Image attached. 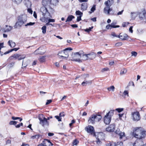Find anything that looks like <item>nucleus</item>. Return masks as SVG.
<instances>
[{
    "mask_svg": "<svg viewBox=\"0 0 146 146\" xmlns=\"http://www.w3.org/2000/svg\"><path fill=\"white\" fill-rule=\"evenodd\" d=\"M39 60L41 62H44L45 60V56H42L41 57L39 58Z\"/></svg>",
    "mask_w": 146,
    "mask_h": 146,
    "instance_id": "obj_36",
    "label": "nucleus"
},
{
    "mask_svg": "<svg viewBox=\"0 0 146 146\" xmlns=\"http://www.w3.org/2000/svg\"><path fill=\"white\" fill-rule=\"evenodd\" d=\"M79 141L78 140L75 139L73 142V144L74 145H77Z\"/></svg>",
    "mask_w": 146,
    "mask_h": 146,
    "instance_id": "obj_43",
    "label": "nucleus"
},
{
    "mask_svg": "<svg viewBox=\"0 0 146 146\" xmlns=\"http://www.w3.org/2000/svg\"><path fill=\"white\" fill-rule=\"evenodd\" d=\"M121 131H120V130L119 129H117V130L115 131V133L119 135V134L120 133V132Z\"/></svg>",
    "mask_w": 146,
    "mask_h": 146,
    "instance_id": "obj_55",
    "label": "nucleus"
},
{
    "mask_svg": "<svg viewBox=\"0 0 146 146\" xmlns=\"http://www.w3.org/2000/svg\"><path fill=\"white\" fill-rule=\"evenodd\" d=\"M115 125L114 124L110 125L108 127L106 128V130L108 132H112L114 131L115 129Z\"/></svg>",
    "mask_w": 146,
    "mask_h": 146,
    "instance_id": "obj_16",
    "label": "nucleus"
},
{
    "mask_svg": "<svg viewBox=\"0 0 146 146\" xmlns=\"http://www.w3.org/2000/svg\"><path fill=\"white\" fill-rule=\"evenodd\" d=\"M129 24L128 22H124L123 23L122 26L123 27H125Z\"/></svg>",
    "mask_w": 146,
    "mask_h": 146,
    "instance_id": "obj_50",
    "label": "nucleus"
},
{
    "mask_svg": "<svg viewBox=\"0 0 146 146\" xmlns=\"http://www.w3.org/2000/svg\"><path fill=\"white\" fill-rule=\"evenodd\" d=\"M52 16L50 14V16H48L46 17H42L40 20L42 22L46 23L48 21L50 23L51 22H54L55 21V20L54 19H50V18H51Z\"/></svg>",
    "mask_w": 146,
    "mask_h": 146,
    "instance_id": "obj_10",
    "label": "nucleus"
},
{
    "mask_svg": "<svg viewBox=\"0 0 146 146\" xmlns=\"http://www.w3.org/2000/svg\"><path fill=\"white\" fill-rule=\"evenodd\" d=\"M55 117L58 120V121H61V118H60L59 116L56 115L55 116Z\"/></svg>",
    "mask_w": 146,
    "mask_h": 146,
    "instance_id": "obj_52",
    "label": "nucleus"
},
{
    "mask_svg": "<svg viewBox=\"0 0 146 146\" xmlns=\"http://www.w3.org/2000/svg\"><path fill=\"white\" fill-rule=\"evenodd\" d=\"M42 3L44 7L48 8L50 6V2L49 0H42Z\"/></svg>",
    "mask_w": 146,
    "mask_h": 146,
    "instance_id": "obj_17",
    "label": "nucleus"
},
{
    "mask_svg": "<svg viewBox=\"0 0 146 146\" xmlns=\"http://www.w3.org/2000/svg\"><path fill=\"white\" fill-rule=\"evenodd\" d=\"M119 135L120 136V138L121 139L123 137L125 136V133L121 131Z\"/></svg>",
    "mask_w": 146,
    "mask_h": 146,
    "instance_id": "obj_40",
    "label": "nucleus"
},
{
    "mask_svg": "<svg viewBox=\"0 0 146 146\" xmlns=\"http://www.w3.org/2000/svg\"><path fill=\"white\" fill-rule=\"evenodd\" d=\"M96 10L95 5H93L91 9V11L92 12H94Z\"/></svg>",
    "mask_w": 146,
    "mask_h": 146,
    "instance_id": "obj_49",
    "label": "nucleus"
},
{
    "mask_svg": "<svg viewBox=\"0 0 146 146\" xmlns=\"http://www.w3.org/2000/svg\"><path fill=\"white\" fill-rule=\"evenodd\" d=\"M123 11V10H122L121 11L119 12H118L117 13V15H121L122 14Z\"/></svg>",
    "mask_w": 146,
    "mask_h": 146,
    "instance_id": "obj_64",
    "label": "nucleus"
},
{
    "mask_svg": "<svg viewBox=\"0 0 146 146\" xmlns=\"http://www.w3.org/2000/svg\"><path fill=\"white\" fill-rule=\"evenodd\" d=\"M35 22H33V23L30 22L29 23H27V24L25 25V26H32V25H34L35 24Z\"/></svg>",
    "mask_w": 146,
    "mask_h": 146,
    "instance_id": "obj_44",
    "label": "nucleus"
},
{
    "mask_svg": "<svg viewBox=\"0 0 146 146\" xmlns=\"http://www.w3.org/2000/svg\"><path fill=\"white\" fill-rule=\"evenodd\" d=\"M82 16H79L77 17V21L78 22L79 21L81 20V17Z\"/></svg>",
    "mask_w": 146,
    "mask_h": 146,
    "instance_id": "obj_58",
    "label": "nucleus"
},
{
    "mask_svg": "<svg viewBox=\"0 0 146 146\" xmlns=\"http://www.w3.org/2000/svg\"><path fill=\"white\" fill-rule=\"evenodd\" d=\"M27 17L25 15H22L19 16L17 17V20L14 26L15 29L18 27H21L27 22Z\"/></svg>",
    "mask_w": 146,
    "mask_h": 146,
    "instance_id": "obj_1",
    "label": "nucleus"
},
{
    "mask_svg": "<svg viewBox=\"0 0 146 146\" xmlns=\"http://www.w3.org/2000/svg\"><path fill=\"white\" fill-rule=\"evenodd\" d=\"M131 117L133 121H137L141 119L139 113L138 111L132 112Z\"/></svg>",
    "mask_w": 146,
    "mask_h": 146,
    "instance_id": "obj_8",
    "label": "nucleus"
},
{
    "mask_svg": "<svg viewBox=\"0 0 146 146\" xmlns=\"http://www.w3.org/2000/svg\"><path fill=\"white\" fill-rule=\"evenodd\" d=\"M75 122V121H74V120H72V121H71V122L69 124V125L70 127H71L72 125V124L74 123Z\"/></svg>",
    "mask_w": 146,
    "mask_h": 146,
    "instance_id": "obj_61",
    "label": "nucleus"
},
{
    "mask_svg": "<svg viewBox=\"0 0 146 146\" xmlns=\"http://www.w3.org/2000/svg\"><path fill=\"white\" fill-rule=\"evenodd\" d=\"M88 56V54L83 55L82 56V60H89Z\"/></svg>",
    "mask_w": 146,
    "mask_h": 146,
    "instance_id": "obj_31",
    "label": "nucleus"
},
{
    "mask_svg": "<svg viewBox=\"0 0 146 146\" xmlns=\"http://www.w3.org/2000/svg\"><path fill=\"white\" fill-rule=\"evenodd\" d=\"M122 44V43L121 42H119L116 43L115 45L116 46H121Z\"/></svg>",
    "mask_w": 146,
    "mask_h": 146,
    "instance_id": "obj_45",
    "label": "nucleus"
},
{
    "mask_svg": "<svg viewBox=\"0 0 146 146\" xmlns=\"http://www.w3.org/2000/svg\"><path fill=\"white\" fill-rule=\"evenodd\" d=\"M131 56H136L137 54V53L135 52L132 51L131 52Z\"/></svg>",
    "mask_w": 146,
    "mask_h": 146,
    "instance_id": "obj_53",
    "label": "nucleus"
},
{
    "mask_svg": "<svg viewBox=\"0 0 146 146\" xmlns=\"http://www.w3.org/2000/svg\"><path fill=\"white\" fill-rule=\"evenodd\" d=\"M89 60H92L96 58V54L94 52H92L88 54Z\"/></svg>",
    "mask_w": 146,
    "mask_h": 146,
    "instance_id": "obj_18",
    "label": "nucleus"
},
{
    "mask_svg": "<svg viewBox=\"0 0 146 146\" xmlns=\"http://www.w3.org/2000/svg\"><path fill=\"white\" fill-rule=\"evenodd\" d=\"M58 0H50V3L54 5H56L58 2Z\"/></svg>",
    "mask_w": 146,
    "mask_h": 146,
    "instance_id": "obj_26",
    "label": "nucleus"
},
{
    "mask_svg": "<svg viewBox=\"0 0 146 146\" xmlns=\"http://www.w3.org/2000/svg\"><path fill=\"white\" fill-rule=\"evenodd\" d=\"M139 17L141 19H143L145 18V13L144 12H141L139 14Z\"/></svg>",
    "mask_w": 146,
    "mask_h": 146,
    "instance_id": "obj_29",
    "label": "nucleus"
},
{
    "mask_svg": "<svg viewBox=\"0 0 146 146\" xmlns=\"http://www.w3.org/2000/svg\"><path fill=\"white\" fill-rule=\"evenodd\" d=\"M52 102V100H47L46 102V105H48L50 103Z\"/></svg>",
    "mask_w": 146,
    "mask_h": 146,
    "instance_id": "obj_59",
    "label": "nucleus"
},
{
    "mask_svg": "<svg viewBox=\"0 0 146 146\" xmlns=\"http://www.w3.org/2000/svg\"><path fill=\"white\" fill-rule=\"evenodd\" d=\"M136 16V14L135 13H131V17L132 19H134Z\"/></svg>",
    "mask_w": 146,
    "mask_h": 146,
    "instance_id": "obj_37",
    "label": "nucleus"
},
{
    "mask_svg": "<svg viewBox=\"0 0 146 146\" xmlns=\"http://www.w3.org/2000/svg\"><path fill=\"white\" fill-rule=\"evenodd\" d=\"M42 50V48L41 47H40L38 48V49H37L34 52V53L35 54H44L45 51H41V50Z\"/></svg>",
    "mask_w": 146,
    "mask_h": 146,
    "instance_id": "obj_20",
    "label": "nucleus"
},
{
    "mask_svg": "<svg viewBox=\"0 0 146 146\" xmlns=\"http://www.w3.org/2000/svg\"><path fill=\"white\" fill-rule=\"evenodd\" d=\"M92 83V81H84L82 83V85L83 86H86V85L89 84H91Z\"/></svg>",
    "mask_w": 146,
    "mask_h": 146,
    "instance_id": "obj_28",
    "label": "nucleus"
},
{
    "mask_svg": "<svg viewBox=\"0 0 146 146\" xmlns=\"http://www.w3.org/2000/svg\"><path fill=\"white\" fill-rule=\"evenodd\" d=\"M114 89L115 87L113 86H111L109 87L108 88H107L108 90L109 91H111V90H112L113 91H114Z\"/></svg>",
    "mask_w": 146,
    "mask_h": 146,
    "instance_id": "obj_35",
    "label": "nucleus"
},
{
    "mask_svg": "<svg viewBox=\"0 0 146 146\" xmlns=\"http://www.w3.org/2000/svg\"><path fill=\"white\" fill-rule=\"evenodd\" d=\"M111 10L112 9L110 8V7L106 6V7L104 9V12L106 15H109L110 14L111 15H115L114 14V13L110 14V12Z\"/></svg>",
    "mask_w": 146,
    "mask_h": 146,
    "instance_id": "obj_13",
    "label": "nucleus"
},
{
    "mask_svg": "<svg viewBox=\"0 0 146 146\" xmlns=\"http://www.w3.org/2000/svg\"><path fill=\"white\" fill-rule=\"evenodd\" d=\"M24 3L25 5L27 8L30 7L31 6L32 4L29 0H24Z\"/></svg>",
    "mask_w": 146,
    "mask_h": 146,
    "instance_id": "obj_23",
    "label": "nucleus"
},
{
    "mask_svg": "<svg viewBox=\"0 0 146 146\" xmlns=\"http://www.w3.org/2000/svg\"><path fill=\"white\" fill-rule=\"evenodd\" d=\"M85 130L88 133H90L91 134H94V130L93 127L89 125L86 127Z\"/></svg>",
    "mask_w": 146,
    "mask_h": 146,
    "instance_id": "obj_14",
    "label": "nucleus"
},
{
    "mask_svg": "<svg viewBox=\"0 0 146 146\" xmlns=\"http://www.w3.org/2000/svg\"><path fill=\"white\" fill-rule=\"evenodd\" d=\"M39 119L40 121V124L42 126H48V122L47 121L46 118L44 117L42 114L40 115L39 117Z\"/></svg>",
    "mask_w": 146,
    "mask_h": 146,
    "instance_id": "obj_6",
    "label": "nucleus"
},
{
    "mask_svg": "<svg viewBox=\"0 0 146 146\" xmlns=\"http://www.w3.org/2000/svg\"><path fill=\"white\" fill-rule=\"evenodd\" d=\"M133 27L131 26L130 27L129 29V31L130 32L132 33L133 32V31L132 30Z\"/></svg>",
    "mask_w": 146,
    "mask_h": 146,
    "instance_id": "obj_63",
    "label": "nucleus"
},
{
    "mask_svg": "<svg viewBox=\"0 0 146 146\" xmlns=\"http://www.w3.org/2000/svg\"><path fill=\"white\" fill-rule=\"evenodd\" d=\"M114 110H111L104 116V122L106 124H109L111 120V116L114 114Z\"/></svg>",
    "mask_w": 146,
    "mask_h": 146,
    "instance_id": "obj_4",
    "label": "nucleus"
},
{
    "mask_svg": "<svg viewBox=\"0 0 146 146\" xmlns=\"http://www.w3.org/2000/svg\"><path fill=\"white\" fill-rule=\"evenodd\" d=\"M48 144H51V145H52V144L50 142V141L47 139H45L43 141L42 143L38 145V146H47ZM50 145V144L49 145Z\"/></svg>",
    "mask_w": 146,
    "mask_h": 146,
    "instance_id": "obj_15",
    "label": "nucleus"
},
{
    "mask_svg": "<svg viewBox=\"0 0 146 146\" xmlns=\"http://www.w3.org/2000/svg\"><path fill=\"white\" fill-rule=\"evenodd\" d=\"M76 15H79V16H82L83 13L79 10L77 11L76 12Z\"/></svg>",
    "mask_w": 146,
    "mask_h": 146,
    "instance_id": "obj_34",
    "label": "nucleus"
},
{
    "mask_svg": "<svg viewBox=\"0 0 146 146\" xmlns=\"http://www.w3.org/2000/svg\"><path fill=\"white\" fill-rule=\"evenodd\" d=\"M8 44L11 47H14L15 46V42H13L12 40H9L8 42Z\"/></svg>",
    "mask_w": 146,
    "mask_h": 146,
    "instance_id": "obj_24",
    "label": "nucleus"
},
{
    "mask_svg": "<svg viewBox=\"0 0 146 146\" xmlns=\"http://www.w3.org/2000/svg\"><path fill=\"white\" fill-rule=\"evenodd\" d=\"M113 3V0H108L107 1H105V4L106 6L110 7Z\"/></svg>",
    "mask_w": 146,
    "mask_h": 146,
    "instance_id": "obj_22",
    "label": "nucleus"
},
{
    "mask_svg": "<svg viewBox=\"0 0 146 146\" xmlns=\"http://www.w3.org/2000/svg\"><path fill=\"white\" fill-rule=\"evenodd\" d=\"M82 54V52H75L72 54V59L71 60L79 62H81L82 61L80 60V58L81 57Z\"/></svg>",
    "mask_w": 146,
    "mask_h": 146,
    "instance_id": "obj_5",
    "label": "nucleus"
},
{
    "mask_svg": "<svg viewBox=\"0 0 146 146\" xmlns=\"http://www.w3.org/2000/svg\"><path fill=\"white\" fill-rule=\"evenodd\" d=\"M101 118L102 117L100 115L93 114L89 118L88 121L89 123L94 124L96 121H99Z\"/></svg>",
    "mask_w": 146,
    "mask_h": 146,
    "instance_id": "obj_3",
    "label": "nucleus"
},
{
    "mask_svg": "<svg viewBox=\"0 0 146 146\" xmlns=\"http://www.w3.org/2000/svg\"><path fill=\"white\" fill-rule=\"evenodd\" d=\"M25 57V56L24 55H20L19 54H14L13 56L10 57L11 60L16 59H18L19 60H21L23 59Z\"/></svg>",
    "mask_w": 146,
    "mask_h": 146,
    "instance_id": "obj_11",
    "label": "nucleus"
},
{
    "mask_svg": "<svg viewBox=\"0 0 146 146\" xmlns=\"http://www.w3.org/2000/svg\"><path fill=\"white\" fill-rule=\"evenodd\" d=\"M88 7L87 3H83L81 4V9L82 11H85L87 9Z\"/></svg>",
    "mask_w": 146,
    "mask_h": 146,
    "instance_id": "obj_21",
    "label": "nucleus"
},
{
    "mask_svg": "<svg viewBox=\"0 0 146 146\" xmlns=\"http://www.w3.org/2000/svg\"><path fill=\"white\" fill-rule=\"evenodd\" d=\"M122 143L121 142H117V144L115 143V146H122Z\"/></svg>",
    "mask_w": 146,
    "mask_h": 146,
    "instance_id": "obj_47",
    "label": "nucleus"
},
{
    "mask_svg": "<svg viewBox=\"0 0 146 146\" xmlns=\"http://www.w3.org/2000/svg\"><path fill=\"white\" fill-rule=\"evenodd\" d=\"M120 34L119 35V37L121 39L125 40L127 39H128L129 38V36L128 35L125 34H123L122 35H120Z\"/></svg>",
    "mask_w": 146,
    "mask_h": 146,
    "instance_id": "obj_19",
    "label": "nucleus"
},
{
    "mask_svg": "<svg viewBox=\"0 0 146 146\" xmlns=\"http://www.w3.org/2000/svg\"><path fill=\"white\" fill-rule=\"evenodd\" d=\"M111 35L114 37H119V35H116L115 33L114 32H112L111 33Z\"/></svg>",
    "mask_w": 146,
    "mask_h": 146,
    "instance_id": "obj_56",
    "label": "nucleus"
},
{
    "mask_svg": "<svg viewBox=\"0 0 146 146\" xmlns=\"http://www.w3.org/2000/svg\"><path fill=\"white\" fill-rule=\"evenodd\" d=\"M106 146H115V143H109L106 145Z\"/></svg>",
    "mask_w": 146,
    "mask_h": 146,
    "instance_id": "obj_42",
    "label": "nucleus"
},
{
    "mask_svg": "<svg viewBox=\"0 0 146 146\" xmlns=\"http://www.w3.org/2000/svg\"><path fill=\"white\" fill-rule=\"evenodd\" d=\"M123 94L125 96H126V95H127L128 96H129V95H128V91H127L125 90L123 92Z\"/></svg>",
    "mask_w": 146,
    "mask_h": 146,
    "instance_id": "obj_54",
    "label": "nucleus"
},
{
    "mask_svg": "<svg viewBox=\"0 0 146 146\" xmlns=\"http://www.w3.org/2000/svg\"><path fill=\"white\" fill-rule=\"evenodd\" d=\"M12 119L13 120H16V119H20V120H19L20 121H21L22 120V119L21 118L19 117H14V116L12 117Z\"/></svg>",
    "mask_w": 146,
    "mask_h": 146,
    "instance_id": "obj_38",
    "label": "nucleus"
},
{
    "mask_svg": "<svg viewBox=\"0 0 146 146\" xmlns=\"http://www.w3.org/2000/svg\"><path fill=\"white\" fill-rule=\"evenodd\" d=\"M123 110V108H117L115 109V110L118 111V112H121Z\"/></svg>",
    "mask_w": 146,
    "mask_h": 146,
    "instance_id": "obj_51",
    "label": "nucleus"
},
{
    "mask_svg": "<svg viewBox=\"0 0 146 146\" xmlns=\"http://www.w3.org/2000/svg\"><path fill=\"white\" fill-rule=\"evenodd\" d=\"M138 129H136L135 131L133 133V136L135 138H143L145 137V135H146V131H143L140 132L139 135L138 133L140 131Z\"/></svg>",
    "mask_w": 146,
    "mask_h": 146,
    "instance_id": "obj_7",
    "label": "nucleus"
},
{
    "mask_svg": "<svg viewBox=\"0 0 146 146\" xmlns=\"http://www.w3.org/2000/svg\"><path fill=\"white\" fill-rule=\"evenodd\" d=\"M110 25L109 24L106 26V28L107 29H111V28Z\"/></svg>",
    "mask_w": 146,
    "mask_h": 146,
    "instance_id": "obj_60",
    "label": "nucleus"
},
{
    "mask_svg": "<svg viewBox=\"0 0 146 146\" xmlns=\"http://www.w3.org/2000/svg\"><path fill=\"white\" fill-rule=\"evenodd\" d=\"M109 70V69L107 67L104 68L102 70V72H104L106 71H108Z\"/></svg>",
    "mask_w": 146,
    "mask_h": 146,
    "instance_id": "obj_48",
    "label": "nucleus"
},
{
    "mask_svg": "<svg viewBox=\"0 0 146 146\" xmlns=\"http://www.w3.org/2000/svg\"><path fill=\"white\" fill-rule=\"evenodd\" d=\"M137 139L133 144V146H142L143 143L142 141V138H137Z\"/></svg>",
    "mask_w": 146,
    "mask_h": 146,
    "instance_id": "obj_12",
    "label": "nucleus"
},
{
    "mask_svg": "<svg viewBox=\"0 0 146 146\" xmlns=\"http://www.w3.org/2000/svg\"><path fill=\"white\" fill-rule=\"evenodd\" d=\"M93 28V27L92 26L91 27H89L88 29H84V31L87 32H89L91 31V29Z\"/></svg>",
    "mask_w": 146,
    "mask_h": 146,
    "instance_id": "obj_39",
    "label": "nucleus"
},
{
    "mask_svg": "<svg viewBox=\"0 0 146 146\" xmlns=\"http://www.w3.org/2000/svg\"><path fill=\"white\" fill-rule=\"evenodd\" d=\"M13 28V27L8 26L7 25H6V27L5 28V31H11Z\"/></svg>",
    "mask_w": 146,
    "mask_h": 146,
    "instance_id": "obj_27",
    "label": "nucleus"
},
{
    "mask_svg": "<svg viewBox=\"0 0 146 146\" xmlns=\"http://www.w3.org/2000/svg\"><path fill=\"white\" fill-rule=\"evenodd\" d=\"M131 84L132 85V86H134V84L133 82L132 81H130L127 87H129V86H131Z\"/></svg>",
    "mask_w": 146,
    "mask_h": 146,
    "instance_id": "obj_46",
    "label": "nucleus"
},
{
    "mask_svg": "<svg viewBox=\"0 0 146 146\" xmlns=\"http://www.w3.org/2000/svg\"><path fill=\"white\" fill-rule=\"evenodd\" d=\"M40 137V135H35L31 136V139H38Z\"/></svg>",
    "mask_w": 146,
    "mask_h": 146,
    "instance_id": "obj_33",
    "label": "nucleus"
},
{
    "mask_svg": "<svg viewBox=\"0 0 146 146\" xmlns=\"http://www.w3.org/2000/svg\"><path fill=\"white\" fill-rule=\"evenodd\" d=\"M72 50V49L70 47L67 48L59 52L58 55L61 57H63L64 59H66L68 57L69 53L70 52L69 51Z\"/></svg>",
    "mask_w": 146,
    "mask_h": 146,
    "instance_id": "obj_2",
    "label": "nucleus"
},
{
    "mask_svg": "<svg viewBox=\"0 0 146 146\" xmlns=\"http://www.w3.org/2000/svg\"><path fill=\"white\" fill-rule=\"evenodd\" d=\"M27 11H28V12H29V13H30L31 14L33 13V11L30 8H28V9H27Z\"/></svg>",
    "mask_w": 146,
    "mask_h": 146,
    "instance_id": "obj_57",
    "label": "nucleus"
},
{
    "mask_svg": "<svg viewBox=\"0 0 146 146\" xmlns=\"http://www.w3.org/2000/svg\"><path fill=\"white\" fill-rule=\"evenodd\" d=\"M64 113L63 112L60 113L59 115V116L60 117L64 116Z\"/></svg>",
    "mask_w": 146,
    "mask_h": 146,
    "instance_id": "obj_62",
    "label": "nucleus"
},
{
    "mask_svg": "<svg viewBox=\"0 0 146 146\" xmlns=\"http://www.w3.org/2000/svg\"><path fill=\"white\" fill-rule=\"evenodd\" d=\"M47 8V7H42L40 8V11L42 13V17H46L50 16V14L48 12Z\"/></svg>",
    "mask_w": 146,
    "mask_h": 146,
    "instance_id": "obj_9",
    "label": "nucleus"
},
{
    "mask_svg": "<svg viewBox=\"0 0 146 146\" xmlns=\"http://www.w3.org/2000/svg\"><path fill=\"white\" fill-rule=\"evenodd\" d=\"M13 2H15L17 4L20 3L22 1V0H12Z\"/></svg>",
    "mask_w": 146,
    "mask_h": 146,
    "instance_id": "obj_41",
    "label": "nucleus"
},
{
    "mask_svg": "<svg viewBox=\"0 0 146 146\" xmlns=\"http://www.w3.org/2000/svg\"><path fill=\"white\" fill-rule=\"evenodd\" d=\"M74 18V16L72 15H70L68 17L66 20V22L68 21H72V19Z\"/></svg>",
    "mask_w": 146,
    "mask_h": 146,
    "instance_id": "obj_30",
    "label": "nucleus"
},
{
    "mask_svg": "<svg viewBox=\"0 0 146 146\" xmlns=\"http://www.w3.org/2000/svg\"><path fill=\"white\" fill-rule=\"evenodd\" d=\"M46 26H43L42 28L41 29L42 30V33L43 34H45L46 33Z\"/></svg>",
    "mask_w": 146,
    "mask_h": 146,
    "instance_id": "obj_32",
    "label": "nucleus"
},
{
    "mask_svg": "<svg viewBox=\"0 0 146 146\" xmlns=\"http://www.w3.org/2000/svg\"><path fill=\"white\" fill-rule=\"evenodd\" d=\"M127 69L125 68H123L121 70L120 74L122 75L125 74L127 73Z\"/></svg>",
    "mask_w": 146,
    "mask_h": 146,
    "instance_id": "obj_25",
    "label": "nucleus"
}]
</instances>
